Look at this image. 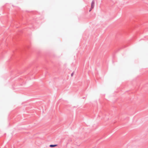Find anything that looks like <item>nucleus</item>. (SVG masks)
<instances>
[{"mask_svg": "<svg viewBox=\"0 0 148 148\" xmlns=\"http://www.w3.org/2000/svg\"><path fill=\"white\" fill-rule=\"evenodd\" d=\"M57 146V145H50V147H55L56 146Z\"/></svg>", "mask_w": 148, "mask_h": 148, "instance_id": "obj_2", "label": "nucleus"}, {"mask_svg": "<svg viewBox=\"0 0 148 148\" xmlns=\"http://www.w3.org/2000/svg\"><path fill=\"white\" fill-rule=\"evenodd\" d=\"M95 1H92L91 3V7L90 10H89V12H90L91 10L93 8L94 6Z\"/></svg>", "mask_w": 148, "mask_h": 148, "instance_id": "obj_1", "label": "nucleus"}, {"mask_svg": "<svg viewBox=\"0 0 148 148\" xmlns=\"http://www.w3.org/2000/svg\"><path fill=\"white\" fill-rule=\"evenodd\" d=\"M73 73H72L71 75L72 76L73 75Z\"/></svg>", "mask_w": 148, "mask_h": 148, "instance_id": "obj_3", "label": "nucleus"}]
</instances>
